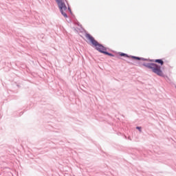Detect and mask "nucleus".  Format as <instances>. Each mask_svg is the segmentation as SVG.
Returning a JSON list of instances; mask_svg holds the SVG:
<instances>
[{
	"mask_svg": "<svg viewBox=\"0 0 176 176\" xmlns=\"http://www.w3.org/2000/svg\"><path fill=\"white\" fill-rule=\"evenodd\" d=\"M118 55L116 56L117 58L120 59V57H124V58H131V60H134L135 61H149V63H153L154 64H157L160 67V74H155V75H157V76H160L161 78H168V76L164 73H163V69H164V67L163 65H164V60H163V58L160 59H150V58H145L140 56H133V55H129L124 52H118Z\"/></svg>",
	"mask_w": 176,
	"mask_h": 176,
	"instance_id": "1",
	"label": "nucleus"
},
{
	"mask_svg": "<svg viewBox=\"0 0 176 176\" xmlns=\"http://www.w3.org/2000/svg\"><path fill=\"white\" fill-rule=\"evenodd\" d=\"M85 37L87 38V39H88V41L91 43V46H92V47H94L95 50H97V52H98L99 53H101L102 54H104V56H109V57H115V54L111 52H109L107 51L108 48L107 47L98 43L97 40H96V38H94V37H93L91 34H90L89 33H87L86 30H85Z\"/></svg>",
	"mask_w": 176,
	"mask_h": 176,
	"instance_id": "2",
	"label": "nucleus"
},
{
	"mask_svg": "<svg viewBox=\"0 0 176 176\" xmlns=\"http://www.w3.org/2000/svg\"><path fill=\"white\" fill-rule=\"evenodd\" d=\"M134 65L136 67H145V68H148V69H151L153 74H160V66L157 65L156 63H145L141 62L140 60H138Z\"/></svg>",
	"mask_w": 176,
	"mask_h": 176,
	"instance_id": "3",
	"label": "nucleus"
},
{
	"mask_svg": "<svg viewBox=\"0 0 176 176\" xmlns=\"http://www.w3.org/2000/svg\"><path fill=\"white\" fill-rule=\"evenodd\" d=\"M55 1L58 6V9L62 16H63L65 19H68V14L64 12V10L65 11L68 9L67 5H65V2H64V0H55Z\"/></svg>",
	"mask_w": 176,
	"mask_h": 176,
	"instance_id": "4",
	"label": "nucleus"
},
{
	"mask_svg": "<svg viewBox=\"0 0 176 176\" xmlns=\"http://www.w3.org/2000/svg\"><path fill=\"white\" fill-rule=\"evenodd\" d=\"M67 5H68V8H67L68 12L70 13V14H71V16H72V17H75V15L72 12V10L71 9V7H69V4L67 3Z\"/></svg>",
	"mask_w": 176,
	"mask_h": 176,
	"instance_id": "5",
	"label": "nucleus"
},
{
	"mask_svg": "<svg viewBox=\"0 0 176 176\" xmlns=\"http://www.w3.org/2000/svg\"><path fill=\"white\" fill-rule=\"evenodd\" d=\"M136 130H138V131L140 133H142V126H136Z\"/></svg>",
	"mask_w": 176,
	"mask_h": 176,
	"instance_id": "6",
	"label": "nucleus"
},
{
	"mask_svg": "<svg viewBox=\"0 0 176 176\" xmlns=\"http://www.w3.org/2000/svg\"><path fill=\"white\" fill-rule=\"evenodd\" d=\"M23 113H24V112L21 111V113H19V116H21V115H23Z\"/></svg>",
	"mask_w": 176,
	"mask_h": 176,
	"instance_id": "7",
	"label": "nucleus"
},
{
	"mask_svg": "<svg viewBox=\"0 0 176 176\" xmlns=\"http://www.w3.org/2000/svg\"><path fill=\"white\" fill-rule=\"evenodd\" d=\"M128 140H129V141H131V137L129 136Z\"/></svg>",
	"mask_w": 176,
	"mask_h": 176,
	"instance_id": "8",
	"label": "nucleus"
},
{
	"mask_svg": "<svg viewBox=\"0 0 176 176\" xmlns=\"http://www.w3.org/2000/svg\"><path fill=\"white\" fill-rule=\"evenodd\" d=\"M78 27H81V28H82V25L78 24Z\"/></svg>",
	"mask_w": 176,
	"mask_h": 176,
	"instance_id": "9",
	"label": "nucleus"
},
{
	"mask_svg": "<svg viewBox=\"0 0 176 176\" xmlns=\"http://www.w3.org/2000/svg\"><path fill=\"white\" fill-rule=\"evenodd\" d=\"M125 140H127V136L124 135Z\"/></svg>",
	"mask_w": 176,
	"mask_h": 176,
	"instance_id": "10",
	"label": "nucleus"
},
{
	"mask_svg": "<svg viewBox=\"0 0 176 176\" xmlns=\"http://www.w3.org/2000/svg\"><path fill=\"white\" fill-rule=\"evenodd\" d=\"M16 86H17L18 87H20V85H16Z\"/></svg>",
	"mask_w": 176,
	"mask_h": 176,
	"instance_id": "11",
	"label": "nucleus"
},
{
	"mask_svg": "<svg viewBox=\"0 0 176 176\" xmlns=\"http://www.w3.org/2000/svg\"><path fill=\"white\" fill-rule=\"evenodd\" d=\"M65 2H67V0H65Z\"/></svg>",
	"mask_w": 176,
	"mask_h": 176,
	"instance_id": "12",
	"label": "nucleus"
},
{
	"mask_svg": "<svg viewBox=\"0 0 176 176\" xmlns=\"http://www.w3.org/2000/svg\"><path fill=\"white\" fill-rule=\"evenodd\" d=\"M82 30L85 31V29L82 28Z\"/></svg>",
	"mask_w": 176,
	"mask_h": 176,
	"instance_id": "13",
	"label": "nucleus"
},
{
	"mask_svg": "<svg viewBox=\"0 0 176 176\" xmlns=\"http://www.w3.org/2000/svg\"><path fill=\"white\" fill-rule=\"evenodd\" d=\"M175 89H176V85L175 86Z\"/></svg>",
	"mask_w": 176,
	"mask_h": 176,
	"instance_id": "14",
	"label": "nucleus"
},
{
	"mask_svg": "<svg viewBox=\"0 0 176 176\" xmlns=\"http://www.w3.org/2000/svg\"><path fill=\"white\" fill-rule=\"evenodd\" d=\"M175 89H176V85L175 86Z\"/></svg>",
	"mask_w": 176,
	"mask_h": 176,
	"instance_id": "15",
	"label": "nucleus"
}]
</instances>
